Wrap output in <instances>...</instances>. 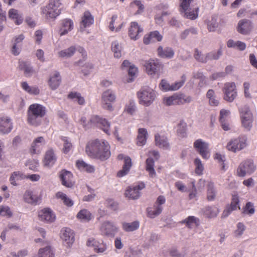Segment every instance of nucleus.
Segmentation results:
<instances>
[{"mask_svg": "<svg viewBox=\"0 0 257 257\" xmlns=\"http://www.w3.org/2000/svg\"><path fill=\"white\" fill-rule=\"evenodd\" d=\"M132 166V162H125V163L122 167V169L117 172V176L118 177H122L126 175L128 173Z\"/></svg>", "mask_w": 257, "mask_h": 257, "instance_id": "49", "label": "nucleus"}, {"mask_svg": "<svg viewBox=\"0 0 257 257\" xmlns=\"http://www.w3.org/2000/svg\"><path fill=\"white\" fill-rule=\"evenodd\" d=\"M46 112V107L41 104L34 103L30 105L27 112L28 122L34 125H39Z\"/></svg>", "mask_w": 257, "mask_h": 257, "instance_id": "2", "label": "nucleus"}, {"mask_svg": "<svg viewBox=\"0 0 257 257\" xmlns=\"http://www.w3.org/2000/svg\"><path fill=\"white\" fill-rule=\"evenodd\" d=\"M137 72L138 69L134 65H131L130 66L128 70V73L130 76V78L127 80L128 82H131L134 81V77L136 76Z\"/></svg>", "mask_w": 257, "mask_h": 257, "instance_id": "61", "label": "nucleus"}, {"mask_svg": "<svg viewBox=\"0 0 257 257\" xmlns=\"http://www.w3.org/2000/svg\"><path fill=\"white\" fill-rule=\"evenodd\" d=\"M254 212L255 209L253 204L251 202H247L243 209V213L246 214L251 215L254 214Z\"/></svg>", "mask_w": 257, "mask_h": 257, "instance_id": "59", "label": "nucleus"}, {"mask_svg": "<svg viewBox=\"0 0 257 257\" xmlns=\"http://www.w3.org/2000/svg\"><path fill=\"white\" fill-rule=\"evenodd\" d=\"M256 166L253 162H242L239 165L237 173L239 177H244L246 174H250L256 170Z\"/></svg>", "mask_w": 257, "mask_h": 257, "instance_id": "13", "label": "nucleus"}, {"mask_svg": "<svg viewBox=\"0 0 257 257\" xmlns=\"http://www.w3.org/2000/svg\"><path fill=\"white\" fill-rule=\"evenodd\" d=\"M24 199L28 203L36 205L40 200V198L36 193L28 190L25 192Z\"/></svg>", "mask_w": 257, "mask_h": 257, "instance_id": "26", "label": "nucleus"}, {"mask_svg": "<svg viewBox=\"0 0 257 257\" xmlns=\"http://www.w3.org/2000/svg\"><path fill=\"white\" fill-rule=\"evenodd\" d=\"M205 215L209 218L215 217L219 212L218 208L214 206H207L203 209Z\"/></svg>", "mask_w": 257, "mask_h": 257, "instance_id": "39", "label": "nucleus"}, {"mask_svg": "<svg viewBox=\"0 0 257 257\" xmlns=\"http://www.w3.org/2000/svg\"><path fill=\"white\" fill-rule=\"evenodd\" d=\"M73 29V22L69 19H66L62 21L59 33L61 36H64L68 34Z\"/></svg>", "mask_w": 257, "mask_h": 257, "instance_id": "24", "label": "nucleus"}, {"mask_svg": "<svg viewBox=\"0 0 257 257\" xmlns=\"http://www.w3.org/2000/svg\"><path fill=\"white\" fill-rule=\"evenodd\" d=\"M139 103L149 106L154 101L156 95L155 91L151 87L145 86L142 87L137 93Z\"/></svg>", "mask_w": 257, "mask_h": 257, "instance_id": "3", "label": "nucleus"}, {"mask_svg": "<svg viewBox=\"0 0 257 257\" xmlns=\"http://www.w3.org/2000/svg\"><path fill=\"white\" fill-rule=\"evenodd\" d=\"M76 51V47L72 46L67 49L63 50L59 52L58 56L61 58H70L73 56Z\"/></svg>", "mask_w": 257, "mask_h": 257, "instance_id": "41", "label": "nucleus"}, {"mask_svg": "<svg viewBox=\"0 0 257 257\" xmlns=\"http://www.w3.org/2000/svg\"><path fill=\"white\" fill-rule=\"evenodd\" d=\"M85 152L91 159L107 160L110 156V146L104 140H95L86 145Z\"/></svg>", "mask_w": 257, "mask_h": 257, "instance_id": "1", "label": "nucleus"}, {"mask_svg": "<svg viewBox=\"0 0 257 257\" xmlns=\"http://www.w3.org/2000/svg\"><path fill=\"white\" fill-rule=\"evenodd\" d=\"M239 110L242 125L248 131L250 130L252 125L253 115L249 107L244 105L240 107Z\"/></svg>", "mask_w": 257, "mask_h": 257, "instance_id": "4", "label": "nucleus"}, {"mask_svg": "<svg viewBox=\"0 0 257 257\" xmlns=\"http://www.w3.org/2000/svg\"><path fill=\"white\" fill-rule=\"evenodd\" d=\"M181 222L182 224H185L186 226L188 228H192L194 226L199 225V220L194 216H189L183 220Z\"/></svg>", "mask_w": 257, "mask_h": 257, "instance_id": "38", "label": "nucleus"}, {"mask_svg": "<svg viewBox=\"0 0 257 257\" xmlns=\"http://www.w3.org/2000/svg\"><path fill=\"white\" fill-rule=\"evenodd\" d=\"M224 99L228 102H232L236 97L237 93L234 82H227L223 88Z\"/></svg>", "mask_w": 257, "mask_h": 257, "instance_id": "8", "label": "nucleus"}, {"mask_svg": "<svg viewBox=\"0 0 257 257\" xmlns=\"http://www.w3.org/2000/svg\"><path fill=\"white\" fill-rule=\"evenodd\" d=\"M186 77L185 74L182 75L181 80L171 84V91H176L179 89L185 83Z\"/></svg>", "mask_w": 257, "mask_h": 257, "instance_id": "51", "label": "nucleus"}, {"mask_svg": "<svg viewBox=\"0 0 257 257\" xmlns=\"http://www.w3.org/2000/svg\"><path fill=\"white\" fill-rule=\"evenodd\" d=\"M222 55V51L219 49L217 51H212L206 54L207 62L210 60H218Z\"/></svg>", "mask_w": 257, "mask_h": 257, "instance_id": "50", "label": "nucleus"}, {"mask_svg": "<svg viewBox=\"0 0 257 257\" xmlns=\"http://www.w3.org/2000/svg\"><path fill=\"white\" fill-rule=\"evenodd\" d=\"M61 140L63 142L62 151L66 154H68L73 148L72 144L67 137H62Z\"/></svg>", "mask_w": 257, "mask_h": 257, "instance_id": "46", "label": "nucleus"}, {"mask_svg": "<svg viewBox=\"0 0 257 257\" xmlns=\"http://www.w3.org/2000/svg\"><path fill=\"white\" fill-rule=\"evenodd\" d=\"M94 19L93 17L89 11H86L84 13L83 16L82 17L81 24L83 26L84 28L89 27L93 24Z\"/></svg>", "mask_w": 257, "mask_h": 257, "instance_id": "37", "label": "nucleus"}, {"mask_svg": "<svg viewBox=\"0 0 257 257\" xmlns=\"http://www.w3.org/2000/svg\"><path fill=\"white\" fill-rule=\"evenodd\" d=\"M193 146L203 159H209L210 155L208 151L207 143L203 141L202 139H198L194 142Z\"/></svg>", "mask_w": 257, "mask_h": 257, "instance_id": "10", "label": "nucleus"}, {"mask_svg": "<svg viewBox=\"0 0 257 257\" xmlns=\"http://www.w3.org/2000/svg\"><path fill=\"white\" fill-rule=\"evenodd\" d=\"M193 0H181L180 7V12H185L189 9L190 4Z\"/></svg>", "mask_w": 257, "mask_h": 257, "instance_id": "64", "label": "nucleus"}, {"mask_svg": "<svg viewBox=\"0 0 257 257\" xmlns=\"http://www.w3.org/2000/svg\"><path fill=\"white\" fill-rule=\"evenodd\" d=\"M155 141L156 146L164 150H167L169 148L170 145L168 140L164 136H160L159 134H156Z\"/></svg>", "mask_w": 257, "mask_h": 257, "instance_id": "29", "label": "nucleus"}, {"mask_svg": "<svg viewBox=\"0 0 257 257\" xmlns=\"http://www.w3.org/2000/svg\"><path fill=\"white\" fill-rule=\"evenodd\" d=\"M148 132L145 128H140L138 130V135L137 138V145L139 146H144L147 142Z\"/></svg>", "mask_w": 257, "mask_h": 257, "instance_id": "30", "label": "nucleus"}, {"mask_svg": "<svg viewBox=\"0 0 257 257\" xmlns=\"http://www.w3.org/2000/svg\"><path fill=\"white\" fill-rule=\"evenodd\" d=\"M194 57L196 60L198 62L202 63H206L207 62L206 55H203L197 49H196L195 50Z\"/></svg>", "mask_w": 257, "mask_h": 257, "instance_id": "58", "label": "nucleus"}, {"mask_svg": "<svg viewBox=\"0 0 257 257\" xmlns=\"http://www.w3.org/2000/svg\"><path fill=\"white\" fill-rule=\"evenodd\" d=\"M42 13L47 20L55 19L61 14V10L48 4L42 8Z\"/></svg>", "mask_w": 257, "mask_h": 257, "instance_id": "16", "label": "nucleus"}, {"mask_svg": "<svg viewBox=\"0 0 257 257\" xmlns=\"http://www.w3.org/2000/svg\"><path fill=\"white\" fill-rule=\"evenodd\" d=\"M61 232L64 245L68 248L71 247L75 240L74 231L69 228H64Z\"/></svg>", "mask_w": 257, "mask_h": 257, "instance_id": "14", "label": "nucleus"}, {"mask_svg": "<svg viewBox=\"0 0 257 257\" xmlns=\"http://www.w3.org/2000/svg\"><path fill=\"white\" fill-rule=\"evenodd\" d=\"M101 98L103 108L112 111L113 109L111 103L114 102L116 99L115 93L112 90L108 89L103 92Z\"/></svg>", "mask_w": 257, "mask_h": 257, "instance_id": "9", "label": "nucleus"}, {"mask_svg": "<svg viewBox=\"0 0 257 257\" xmlns=\"http://www.w3.org/2000/svg\"><path fill=\"white\" fill-rule=\"evenodd\" d=\"M111 50L114 57L119 58L121 56L122 46L117 41L111 43Z\"/></svg>", "mask_w": 257, "mask_h": 257, "instance_id": "43", "label": "nucleus"}, {"mask_svg": "<svg viewBox=\"0 0 257 257\" xmlns=\"http://www.w3.org/2000/svg\"><path fill=\"white\" fill-rule=\"evenodd\" d=\"M57 157L55 151L52 149H49L45 154V161H56Z\"/></svg>", "mask_w": 257, "mask_h": 257, "instance_id": "60", "label": "nucleus"}, {"mask_svg": "<svg viewBox=\"0 0 257 257\" xmlns=\"http://www.w3.org/2000/svg\"><path fill=\"white\" fill-rule=\"evenodd\" d=\"M253 25L251 21L244 19L240 20L237 24V31L242 35H247L252 31Z\"/></svg>", "mask_w": 257, "mask_h": 257, "instance_id": "17", "label": "nucleus"}, {"mask_svg": "<svg viewBox=\"0 0 257 257\" xmlns=\"http://www.w3.org/2000/svg\"><path fill=\"white\" fill-rule=\"evenodd\" d=\"M166 199L164 196L160 195L155 202L153 207L147 208V214L149 217L154 218L161 214L163 210V205L165 204Z\"/></svg>", "mask_w": 257, "mask_h": 257, "instance_id": "6", "label": "nucleus"}, {"mask_svg": "<svg viewBox=\"0 0 257 257\" xmlns=\"http://www.w3.org/2000/svg\"><path fill=\"white\" fill-rule=\"evenodd\" d=\"M19 66L20 69L24 71V75L27 77H31L35 73L29 62L21 61L19 62Z\"/></svg>", "mask_w": 257, "mask_h": 257, "instance_id": "25", "label": "nucleus"}, {"mask_svg": "<svg viewBox=\"0 0 257 257\" xmlns=\"http://www.w3.org/2000/svg\"><path fill=\"white\" fill-rule=\"evenodd\" d=\"M9 17L10 19L15 21L16 24L19 25L23 22V17L21 14L18 12V11L11 9L9 11Z\"/></svg>", "mask_w": 257, "mask_h": 257, "instance_id": "34", "label": "nucleus"}, {"mask_svg": "<svg viewBox=\"0 0 257 257\" xmlns=\"http://www.w3.org/2000/svg\"><path fill=\"white\" fill-rule=\"evenodd\" d=\"M158 53L160 57L163 58H172L174 56V51L170 47H166L164 49L162 46L158 48Z\"/></svg>", "mask_w": 257, "mask_h": 257, "instance_id": "31", "label": "nucleus"}, {"mask_svg": "<svg viewBox=\"0 0 257 257\" xmlns=\"http://www.w3.org/2000/svg\"><path fill=\"white\" fill-rule=\"evenodd\" d=\"M140 226V222L138 221H134L132 222H124L122 223V228L126 232H132L137 230Z\"/></svg>", "mask_w": 257, "mask_h": 257, "instance_id": "35", "label": "nucleus"}, {"mask_svg": "<svg viewBox=\"0 0 257 257\" xmlns=\"http://www.w3.org/2000/svg\"><path fill=\"white\" fill-rule=\"evenodd\" d=\"M91 124L93 126H97L102 130L106 134L109 135V128L110 124L105 118L100 117L98 115H92L90 118Z\"/></svg>", "mask_w": 257, "mask_h": 257, "instance_id": "12", "label": "nucleus"}, {"mask_svg": "<svg viewBox=\"0 0 257 257\" xmlns=\"http://www.w3.org/2000/svg\"><path fill=\"white\" fill-rule=\"evenodd\" d=\"M207 29L209 32H214L218 27L217 17L216 16H212L210 20L206 21Z\"/></svg>", "mask_w": 257, "mask_h": 257, "instance_id": "42", "label": "nucleus"}, {"mask_svg": "<svg viewBox=\"0 0 257 257\" xmlns=\"http://www.w3.org/2000/svg\"><path fill=\"white\" fill-rule=\"evenodd\" d=\"M27 175L20 171L14 172L9 178L10 183L14 186H17L19 184L17 181L26 179Z\"/></svg>", "mask_w": 257, "mask_h": 257, "instance_id": "28", "label": "nucleus"}, {"mask_svg": "<svg viewBox=\"0 0 257 257\" xmlns=\"http://www.w3.org/2000/svg\"><path fill=\"white\" fill-rule=\"evenodd\" d=\"M61 82V78L58 72H55L54 74L50 77L49 81L50 87L53 90L56 89L60 85Z\"/></svg>", "mask_w": 257, "mask_h": 257, "instance_id": "33", "label": "nucleus"}, {"mask_svg": "<svg viewBox=\"0 0 257 257\" xmlns=\"http://www.w3.org/2000/svg\"><path fill=\"white\" fill-rule=\"evenodd\" d=\"M160 89L165 92L171 91V84L165 79H162L159 84Z\"/></svg>", "mask_w": 257, "mask_h": 257, "instance_id": "62", "label": "nucleus"}, {"mask_svg": "<svg viewBox=\"0 0 257 257\" xmlns=\"http://www.w3.org/2000/svg\"><path fill=\"white\" fill-rule=\"evenodd\" d=\"M147 156L148 158L146 161L158 160L160 158V154L158 151L152 150L148 152Z\"/></svg>", "mask_w": 257, "mask_h": 257, "instance_id": "55", "label": "nucleus"}, {"mask_svg": "<svg viewBox=\"0 0 257 257\" xmlns=\"http://www.w3.org/2000/svg\"><path fill=\"white\" fill-rule=\"evenodd\" d=\"M118 230L119 228L116 224L110 221H104L100 227L101 235L110 237H113Z\"/></svg>", "mask_w": 257, "mask_h": 257, "instance_id": "5", "label": "nucleus"}, {"mask_svg": "<svg viewBox=\"0 0 257 257\" xmlns=\"http://www.w3.org/2000/svg\"><path fill=\"white\" fill-rule=\"evenodd\" d=\"M39 219L47 223H51L56 220V215L51 209L45 208L38 212Z\"/></svg>", "mask_w": 257, "mask_h": 257, "instance_id": "15", "label": "nucleus"}, {"mask_svg": "<svg viewBox=\"0 0 257 257\" xmlns=\"http://www.w3.org/2000/svg\"><path fill=\"white\" fill-rule=\"evenodd\" d=\"M13 128V122L11 118L8 116L0 117V133L9 134Z\"/></svg>", "mask_w": 257, "mask_h": 257, "instance_id": "20", "label": "nucleus"}, {"mask_svg": "<svg viewBox=\"0 0 257 257\" xmlns=\"http://www.w3.org/2000/svg\"><path fill=\"white\" fill-rule=\"evenodd\" d=\"M193 77L195 79L200 80L199 85L200 87H202L204 84L206 83L205 77L204 76L203 73L202 71H198L197 72H193Z\"/></svg>", "mask_w": 257, "mask_h": 257, "instance_id": "54", "label": "nucleus"}, {"mask_svg": "<svg viewBox=\"0 0 257 257\" xmlns=\"http://www.w3.org/2000/svg\"><path fill=\"white\" fill-rule=\"evenodd\" d=\"M240 209L239 198L236 193L232 195L231 200L230 204L227 205L222 214V217L226 218L233 211Z\"/></svg>", "mask_w": 257, "mask_h": 257, "instance_id": "11", "label": "nucleus"}, {"mask_svg": "<svg viewBox=\"0 0 257 257\" xmlns=\"http://www.w3.org/2000/svg\"><path fill=\"white\" fill-rule=\"evenodd\" d=\"M68 98L77 101L80 105H84L85 104V99L79 93L71 92L69 94Z\"/></svg>", "mask_w": 257, "mask_h": 257, "instance_id": "48", "label": "nucleus"}, {"mask_svg": "<svg viewBox=\"0 0 257 257\" xmlns=\"http://www.w3.org/2000/svg\"><path fill=\"white\" fill-rule=\"evenodd\" d=\"M143 30L138 23L132 22L128 30V36L132 40H137L140 38L139 34L143 32Z\"/></svg>", "mask_w": 257, "mask_h": 257, "instance_id": "22", "label": "nucleus"}, {"mask_svg": "<svg viewBox=\"0 0 257 257\" xmlns=\"http://www.w3.org/2000/svg\"><path fill=\"white\" fill-rule=\"evenodd\" d=\"M199 8H196L195 10L190 11L188 9V11L181 13L183 14V17L191 20H195L198 16Z\"/></svg>", "mask_w": 257, "mask_h": 257, "instance_id": "47", "label": "nucleus"}, {"mask_svg": "<svg viewBox=\"0 0 257 257\" xmlns=\"http://www.w3.org/2000/svg\"><path fill=\"white\" fill-rule=\"evenodd\" d=\"M145 66L147 73L150 75H153L159 70L161 64L157 60L150 59L146 62Z\"/></svg>", "mask_w": 257, "mask_h": 257, "instance_id": "21", "label": "nucleus"}, {"mask_svg": "<svg viewBox=\"0 0 257 257\" xmlns=\"http://www.w3.org/2000/svg\"><path fill=\"white\" fill-rule=\"evenodd\" d=\"M76 166L80 171L88 173H92L95 170L92 165L88 164L85 162H76Z\"/></svg>", "mask_w": 257, "mask_h": 257, "instance_id": "44", "label": "nucleus"}, {"mask_svg": "<svg viewBox=\"0 0 257 257\" xmlns=\"http://www.w3.org/2000/svg\"><path fill=\"white\" fill-rule=\"evenodd\" d=\"M76 217L81 222H88L93 218V216L88 210L83 209L78 212Z\"/></svg>", "mask_w": 257, "mask_h": 257, "instance_id": "32", "label": "nucleus"}, {"mask_svg": "<svg viewBox=\"0 0 257 257\" xmlns=\"http://www.w3.org/2000/svg\"><path fill=\"white\" fill-rule=\"evenodd\" d=\"M38 257H54V251L50 246H47L39 249L38 253Z\"/></svg>", "mask_w": 257, "mask_h": 257, "instance_id": "40", "label": "nucleus"}, {"mask_svg": "<svg viewBox=\"0 0 257 257\" xmlns=\"http://www.w3.org/2000/svg\"><path fill=\"white\" fill-rule=\"evenodd\" d=\"M175 105L184 104L186 103H190L192 101V97L186 96L184 94H174Z\"/></svg>", "mask_w": 257, "mask_h": 257, "instance_id": "36", "label": "nucleus"}, {"mask_svg": "<svg viewBox=\"0 0 257 257\" xmlns=\"http://www.w3.org/2000/svg\"><path fill=\"white\" fill-rule=\"evenodd\" d=\"M59 177L63 186L67 188H71L73 186L74 181L71 172L63 170L60 172Z\"/></svg>", "mask_w": 257, "mask_h": 257, "instance_id": "19", "label": "nucleus"}, {"mask_svg": "<svg viewBox=\"0 0 257 257\" xmlns=\"http://www.w3.org/2000/svg\"><path fill=\"white\" fill-rule=\"evenodd\" d=\"M146 169L149 173L150 177H156V173L154 169V162H146Z\"/></svg>", "mask_w": 257, "mask_h": 257, "instance_id": "57", "label": "nucleus"}, {"mask_svg": "<svg viewBox=\"0 0 257 257\" xmlns=\"http://www.w3.org/2000/svg\"><path fill=\"white\" fill-rule=\"evenodd\" d=\"M163 36L158 31L151 32L148 36L144 37L143 41L145 44L148 45L152 42L161 41L162 40Z\"/></svg>", "mask_w": 257, "mask_h": 257, "instance_id": "27", "label": "nucleus"}, {"mask_svg": "<svg viewBox=\"0 0 257 257\" xmlns=\"http://www.w3.org/2000/svg\"><path fill=\"white\" fill-rule=\"evenodd\" d=\"M245 230V226L242 222H238L236 225V229L234 232V235L235 237H240L244 233Z\"/></svg>", "mask_w": 257, "mask_h": 257, "instance_id": "56", "label": "nucleus"}, {"mask_svg": "<svg viewBox=\"0 0 257 257\" xmlns=\"http://www.w3.org/2000/svg\"><path fill=\"white\" fill-rule=\"evenodd\" d=\"M216 190L213 182H210L207 184V198L209 201L214 200L216 196Z\"/></svg>", "mask_w": 257, "mask_h": 257, "instance_id": "45", "label": "nucleus"}, {"mask_svg": "<svg viewBox=\"0 0 257 257\" xmlns=\"http://www.w3.org/2000/svg\"><path fill=\"white\" fill-rule=\"evenodd\" d=\"M187 125L184 120H181L178 125L177 130V134L179 136L184 137L186 135Z\"/></svg>", "mask_w": 257, "mask_h": 257, "instance_id": "52", "label": "nucleus"}, {"mask_svg": "<svg viewBox=\"0 0 257 257\" xmlns=\"http://www.w3.org/2000/svg\"><path fill=\"white\" fill-rule=\"evenodd\" d=\"M45 144V141L43 137H39L35 139L31 145L30 152L33 154L40 153L44 145Z\"/></svg>", "mask_w": 257, "mask_h": 257, "instance_id": "23", "label": "nucleus"}, {"mask_svg": "<svg viewBox=\"0 0 257 257\" xmlns=\"http://www.w3.org/2000/svg\"><path fill=\"white\" fill-rule=\"evenodd\" d=\"M136 109L137 107L135 101L133 100H130L128 103L125 106V111L131 115H133L135 113Z\"/></svg>", "mask_w": 257, "mask_h": 257, "instance_id": "53", "label": "nucleus"}, {"mask_svg": "<svg viewBox=\"0 0 257 257\" xmlns=\"http://www.w3.org/2000/svg\"><path fill=\"white\" fill-rule=\"evenodd\" d=\"M246 137L240 136L229 141L227 145L226 148L228 150L233 152L239 151L246 147Z\"/></svg>", "mask_w": 257, "mask_h": 257, "instance_id": "7", "label": "nucleus"}, {"mask_svg": "<svg viewBox=\"0 0 257 257\" xmlns=\"http://www.w3.org/2000/svg\"><path fill=\"white\" fill-rule=\"evenodd\" d=\"M145 185L143 182L139 183L138 185L129 187L125 192V195L128 198L137 199L140 196V191L144 188Z\"/></svg>", "mask_w": 257, "mask_h": 257, "instance_id": "18", "label": "nucleus"}, {"mask_svg": "<svg viewBox=\"0 0 257 257\" xmlns=\"http://www.w3.org/2000/svg\"><path fill=\"white\" fill-rule=\"evenodd\" d=\"M106 206L110 209L116 211L118 209V204L114 200L111 199H108L106 200Z\"/></svg>", "mask_w": 257, "mask_h": 257, "instance_id": "63", "label": "nucleus"}]
</instances>
